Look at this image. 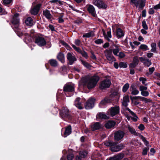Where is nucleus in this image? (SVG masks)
<instances>
[{
	"label": "nucleus",
	"instance_id": "1",
	"mask_svg": "<svg viewBox=\"0 0 160 160\" xmlns=\"http://www.w3.org/2000/svg\"><path fill=\"white\" fill-rule=\"evenodd\" d=\"M99 78L97 76H93L91 78H85L82 80V82L86 85L89 89L94 88L96 85Z\"/></svg>",
	"mask_w": 160,
	"mask_h": 160
},
{
	"label": "nucleus",
	"instance_id": "2",
	"mask_svg": "<svg viewBox=\"0 0 160 160\" xmlns=\"http://www.w3.org/2000/svg\"><path fill=\"white\" fill-rule=\"evenodd\" d=\"M19 14L18 13L15 14L12 20V23L13 24L12 26L14 31L18 32H20L19 28V20L18 18Z\"/></svg>",
	"mask_w": 160,
	"mask_h": 160
},
{
	"label": "nucleus",
	"instance_id": "3",
	"mask_svg": "<svg viewBox=\"0 0 160 160\" xmlns=\"http://www.w3.org/2000/svg\"><path fill=\"white\" fill-rule=\"evenodd\" d=\"M92 3L99 9H105L108 7L106 2L102 0H93Z\"/></svg>",
	"mask_w": 160,
	"mask_h": 160
},
{
	"label": "nucleus",
	"instance_id": "4",
	"mask_svg": "<svg viewBox=\"0 0 160 160\" xmlns=\"http://www.w3.org/2000/svg\"><path fill=\"white\" fill-rule=\"evenodd\" d=\"M131 2L134 4L138 9H142L145 5V0H131Z\"/></svg>",
	"mask_w": 160,
	"mask_h": 160
},
{
	"label": "nucleus",
	"instance_id": "5",
	"mask_svg": "<svg viewBox=\"0 0 160 160\" xmlns=\"http://www.w3.org/2000/svg\"><path fill=\"white\" fill-rule=\"evenodd\" d=\"M104 53L108 60L112 62L116 60L115 58L112 55V49L105 50L104 51Z\"/></svg>",
	"mask_w": 160,
	"mask_h": 160
},
{
	"label": "nucleus",
	"instance_id": "6",
	"mask_svg": "<svg viewBox=\"0 0 160 160\" xmlns=\"http://www.w3.org/2000/svg\"><path fill=\"white\" fill-rule=\"evenodd\" d=\"M59 114L62 119L68 118L70 115L69 110L67 107H63L60 111Z\"/></svg>",
	"mask_w": 160,
	"mask_h": 160
},
{
	"label": "nucleus",
	"instance_id": "7",
	"mask_svg": "<svg viewBox=\"0 0 160 160\" xmlns=\"http://www.w3.org/2000/svg\"><path fill=\"white\" fill-rule=\"evenodd\" d=\"M95 99L93 98H89L85 104V108L86 109H90L94 107Z\"/></svg>",
	"mask_w": 160,
	"mask_h": 160
},
{
	"label": "nucleus",
	"instance_id": "8",
	"mask_svg": "<svg viewBox=\"0 0 160 160\" xmlns=\"http://www.w3.org/2000/svg\"><path fill=\"white\" fill-rule=\"evenodd\" d=\"M35 42L40 47L44 46L46 44V42L44 38L40 36L37 37L35 38Z\"/></svg>",
	"mask_w": 160,
	"mask_h": 160
},
{
	"label": "nucleus",
	"instance_id": "9",
	"mask_svg": "<svg viewBox=\"0 0 160 160\" xmlns=\"http://www.w3.org/2000/svg\"><path fill=\"white\" fill-rule=\"evenodd\" d=\"M111 84L110 81L108 79H106L100 83L99 88L101 89H104L108 88Z\"/></svg>",
	"mask_w": 160,
	"mask_h": 160
},
{
	"label": "nucleus",
	"instance_id": "10",
	"mask_svg": "<svg viewBox=\"0 0 160 160\" xmlns=\"http://www.w3.org/2000/svg\"><path fill=\"white\" fill-rule=\"evenodd\" d=\"M124 147V145L122 143H120L117 145L115 142H114L111 148V151L112 152H118L122 150Z\"/></svg>",
	"mask_w": 160,
	"mask_h": 160
},
{
	"label": "nucleus",
	"instance_id": "11",
	"mask_svg": "<svg viewBox=\"0 0 160 160\" xmlns=\"http://www.w3.org/2000/svg\"><path fill=\"white\" fill-rule=\"evenodd\" d=\"M125 134L122 131L119 130L115 133L114 138L115 140L118 141L122 139Z\"/></svg>",
	"mask_w": 160,
	"mask_h": 160
},
{
	"label": "nucleus",
	"instance_id": "12",
	"mask_svg": "<svg viewBox=\"0 0 160 160\" xmlns=\"http://www.w3.org/2000/svg\"><path fill=\"white\" fill-rule=\"evenodd\" d=\"M140 61L143 63L145 66L149 67L151 64V61L145 57H141L139 58Z\"/></svg>",
	"mask_w": 160,
	"mask_h": 160
},
{
	"label": "nucleus",
	"instance_id": "13",
	"mask_svg": "<svg viewBox=\"0 0 160 160\" xmlns=\"http://www.w3.org/2000/svg\"><path fill=\"white\" fill-rule=\"evenodd\" d=\"M119 112V108L118 106H115L111 107L110 109V113L111 115L114 116L118 113Z\"/></svg>",
	"mask_w": 160,
	"mask_h": 160
},
{
	"label": "nucleus",
	"instance_id": "14",
	"mask_svg": "<svg viewBox=\"0 0 160 160\" xmlns=\"http://www.w3.org/2000/svg\"><path fill=\"white\" fill-rule=\"evenodd\" d=\"M41 6V4H38L31 8L30 11L31 14L34 15L37 14Z\"/></svg>",
	"mask_w": 160,
	"mask_h": 160
},
{
	"label": "nucleus",
	"instance_id": "15",
	"mask_svg": "<svg viewBox=\"0 0 160 160\" xmlns=\"http://www.w3.org/2000/svg\"><path fill=\"white\" fill-rule=\"evenodd\" d=\"M67 57L70 65L72 64L73 62L76 60V58L75 56L70 53H68Z\"/></svg>",
	"mask_w": 160,
	"mask_h": 160
},
{
	"label": "nucleus",
	"instance_id": "16",
	"mask_svg": "<svg viewBox=\"0 0 160 160\" xmlns=\"http://www.w3.org/2000/svg\"><path fill=\"white\" fill-rule=\"evenodd\" d=\"M88 11L89 13L94 17H95L96 15L95 10L93 6L91 5H89L88 6Z\"/></svg>",
	"mask_w": 160,
	"mask_h": 160
},
{
	"label": "nucleus",
	"instance_id": "17",
	"mask_svg": "<svg viewBox=\"0 0 160 160\" xmlns=\"http://www.w3.org/2000/svg\"><path fill=\"white\" fill-rule=\"evenodd\" d=\"M74 89V88L73 85L66 84L64 88V90L66 92H72Z\"/></svg>",
	"mask_w": 160,
	"mask_h": 160
},
{
	"label": "nucleus",
	"instance_id": "18",
	"mask_svg": "<svg viewBox=\"0 0 160 160\" xmlns=\"http://www.w3.org/2000/svg\"><path fill=\"white\" fill-rule=\"evenodd\" d=\"M102 127V125L99 122H96L92 123L91 125L92 130L93 131L100 129Z\"/></svg>",
	"mask_w": 160,
	"mask_h": 160
},
{
	"label": "nucleus",
	"instance_id": "19",
	"mask_svg": "<svg viewBox=\"0 0 160 160\" xmlns=\"http://www.w3.org/2000/svg\"><path fill=\"white\" fill-rule=\"evenodd\" d=\"M124 156V154L122 153H120L116 155L111 157L109 160H121Z\"/></svg>",
	"mask_w": 160,
	"mask_h": 160
},
{
	"label": "nucleus",
	"instance_id": "20",
	"mask_svg": "<svg viewBox=\"0 0 160 160\" xmlns=\"http://www.w3.org/2000/svg\"><path fill=\"white\" fill-rule=\"evenodd\" d=\"M131 94L134 95H138L139 93V91L136 89L135 85L132 84L130 87Z\"/></svg>",
	"mask_w": 160,
	"mask_h": 160
},
{
	"label": "nucleus",
	"instance_id": "21",
	"mask_svg": "<svg viewBox=\"0 0 160 160\" xmlns=\"http://www.w3.org/2000/svg\"><path fill=\"white\" fill-rule=\"evenodd\" d=\"M103 35L105 39L108 40L109 42H110V38H112L111 32L110 31H108L106 33L104 31L102 30Z\"/></svg>",
	"mask_w": 160,
	"mask_h": 160
},
{
	"label": "nucleus",
	"instance_id": "22",
	"mask_svg": "<svg viewBox=\"0 0 160 160\" xmlns=\"http://www.w3.org/2000/svg\"><path fill=\"white\" fill-rule=\"evenodd\" d=\"M124 109L125 110L128 111L131 113L132 116V117L131 118L134 121L136 122L137 120L138 117L133 112L131 111L127 107V106L124 107Z\"/></svg>",
	"mask_w": 160,
	"mask_h": 160
},
{
	"label": "nucleus",
	"instance_id": "23",
	"mask_svg": "<svg viewBox=\"0 0 160 160\" xmlns=\"http://www.w3.org/2000/svg\"><path fill=\"white\" fill-rule=\"evenodd\" d=\"M116 34L117 37L118 38L123 37L124 35L123 31L120 28H118L117 29Z\"/></svg>",
	"mask_w": 160,
	"mask_h": 160
},
{
	"label": "nucleus",
	"instance_id": "24",
	"mask_svg": "<svg viewBox=\"0 0 160 160\" xmlns=\"http://www.w3.org/2000/svg\"><path fill=\"white\" fill-rule=\"evenodd\" d=\"M81 98H78L76 99L74 102V105L78 108L82 109L83 107L81 105V102L80 101Z\"/></svg>",
	"mask_w": 160,
	"mask_h": 160
},
{
	"label": "nucleus",
	"instance_id": "25",
	"mask_svg": "<svg viewBox=\"0 0 160 160\" xmlns=\"http://www.w3.org/2000/svg\"><path fill=\"white\" fill-rule=\"evenodd\" d=\"M114 47H115V48L112 49V52H113V54L115 55L118 56V54L119 51V46L118 45H116L113 43L112 44V46L111 48H113Z\"/></svg>",
	"mask_w": 160,
	"mask_h": 160
},
{
	"label": "nucleus",
	"instance_id": "26",
	"mask_svg": "<svg viewBox=\"0 0 160 160\" xmlns=\"http://www.w3.org/2000/svg\"><path fill=\"white\" fill-rule=\"evenodd\" d=\"M129 102V97L128 96H125L123 97L122 102V105L124 107L127 106L128 103Z\"/></svg>",
	"mask_w": 160,
	"mask_h": 160
},
{
	"label": "nucleus",
	"instance_id": "27",
	"mask_svg": "<svg viewBox=\"0 0 160 160\" xmlns=\"http://www.w3.org/2000/svg\"><path fill=\"white\" fill-rule=\"evenodd\" d=\"M71 127L70 126H68L66 128L63 137H67L71 133Z\"/></svg>",
	"mask_w": 160,
	"mask_h": 160
},
{
	"label": "nucleus",
	"instance_id": "28",
	"mask_svg": "<svg viewBox=\"0 0 160 160\" xmlns=\"http://www.w3.org/2000/svg\"><path fill=\"white\" fill-rule=\"evenodd\" d=\"M96 117L97 119H108L109 118V117L107 116L103 112H100L98 113Z\"/></svg>",
	"mask_w": 160,
	"mask_h": 160
},
{
	"label": "nucleus",
	"instance_id": "29",
	"mask_svg": "<svg viewBox=\"0 0 160 160\" xmlns=\"http://www.w3.org/2000/svg\"><path fill=\"white\" fill-rule=\"evenodd\" d=\"M126 128L128 129L129 132H130L132 134L134 135H137V132H136L134 128H133L132 127H131L129 125H128L126 126Z\"/></svg>",
	"mask_w": 160,
	"mask_h": 160
},
{
	"label": "nucleus",
	"instance_id": "30",
	"mask_svg": "<svg viewBox=\"0 0 160 160\" xmlns=\"http://www.w3.org/2000/svg\"><path fill=\"white\" fill-rule=\"evenodd\" d=\"M111 102L110 99L105 98L104 100H102L99 103V106L102 107L103 106L106 105L107 103H110Z\"/></svg>",
	"mask_w": 160,
	"mask_h": 160
},
{
	"label": "nucleus",
	"instance_id": "31",
	"mask_svg": "<svg viewBox=\"0 0 160 160\" xmlns=\"http://www.w3.org/2000/svg\"><path fill=\"white\" fill-rule=\"evenodd\" d=\"M115 124V122L113 121H108L105 124V127L107 128H110L114 127Z\"/></svg>",
	"mask_w": 160,
	"mask_h": 160
},
{
	"label": "nucleus",
	"instance_id": "32",
	"mask_svg": "<svg viewBox=\"0 0 160 160\" xmlns=\"http://www.w3.org/2000/svg\"><path fill=\"white\" fill-rule=\"evenodd\" d=\"M43 14L48 19H51L52 17L50 11L48 10H44L43 12Z\"/></svg>",
	"mask_w": 160,
	"mask_h": 160
},
{
	"label": "nucleus",
	"instance_id": "33",
	"mask_svg": "<svg viewBox=\"0 0 160 160\" xmlns=\"http://www.w3.org/2000/svg\"><path fill=\"white\" fill-rule=\"evenodd\" d=\"M25 23L27 25L31 26L33 25L34 22L31 18L28 17L25 21Z\"/></svg>",
	"mask_w": 160,
	"mask_h": 160
},
{
	"label": "nucleus",
	"instance_id": "34",
	"mask_svg": "<svg viewBox=\"0 0 160 160\" xmlns=\"http://www.w3.org/2000/svg\"><path fill=\"white\" fill-rule=\"evenodd\" d=\"M57 58L61 62L64 63L65 58L63 53L61 52L59 53L57 56Z\"/></svg>",
	"mask_w": 160,
	"mask_h": 160
},
{
	"label": "nucleus",
	"instance_id": "35",
	"mask_svg": "<svg viewBox=\"0 0 160 160\" xmlns=\"http://www.w3.org/2000/svg\"><path fill=\"white\" fill-rule=\"evenodd\" d=\"M50 64L53 67H56L58 66V62L55 60L52 59L49 60Z\"/></svg>",
	"mask_w": 160,
	"mask_h": 160
},
{
	"label": "nucleus",
	"instance_id": "36",
	"mask_svg": "<svg viewBox=\"0 0 160 160\" xmlns=\"http://www.w3.org/2000/svg\"><path fill=\"white\" fill-rule=\"evenodd\" d=\"M152 48L151 51L152 52L154 53L156 52V43L153 42L152 43L151 45Z\"/></svg>",
	"mask_w": 160,
	"mask_h": 160
},
{
	"label": "nucleus",
	"instance_id": "37",
	"mask_svg": "<svg viewBox=\"0 0 160 160\" xmlns=\"http://www.w3.org/2000/svg\"><path fill=\"white\" fill-rule=\"evenodd\" d=\"M94 36V33L93 32H89L83 34L82 37L84 38H90Z\"/></svg>",
	"mask_w": 160,
	"mask_h": 160
},
{
	"label": "nucleus",
	"instance_id": "38",
	"mask_svg": "<svg viewBox=\"0 0 160 160\" xmlns=\"http://www.w3.org/2000/svg\"><path fill=\"white\" fill-rule=\"evenodd\" d=\"M141 139L144 142V144L147 147H149V146L151 147V146L149 145L148 142L147 140L145 137H144L143 136H141Z\"/></svg>",
	"mask_w": 160,
	"mask_h": 160
},
{
	"label": "nucleus",
	"instance_id": "39",
	"mask_svg": "<svg viewBox=\"0 0 160 160\" xmlns=\"http://www.w3.org/2000/svg\"><path fill=\"white\" fill-rule=\"evenodd\" d=\"M138 98H139V99H140L142 101H144L146 103L150 102H151V100L150 99H148L144 97L141 96L138 97Z\"/></svg>",
	"mask_w": 160,
	"mask_h": 160
},
{
	"label": "nucleus",
	"instance_id": "40",
	"mask_svg": "<svg viewBox=\"0 0 160 160\" xmlns=\"http://www.w3.org/2000/svg\"><path fill=\"white\" fill-rule=\"evenodd\" d=\"M82 63L83 65V66L88 68H90L91 66L90 64L88 63L87 62L83 60H81Z\"/></svg>",
	"mask_w": 160,
	"mask_h": 160
},
{
	"label": "nucleus",
	"instance_id": "41",
	"mask_svg": "<svg viewBox=\"0 0 160 160\" xmlns=\"http://www.w3.org/2000/svg\"><path fill=\"white\" fill-rule=\"evenodd\" d=\"M129 85L128 83L125 84L123 87L122 91L123 92H126L128 89Z\"/></svg>",
	"mask_w": 160,
	"mask_h": 160
},
{
	"label": "nucleus",
	"instance_id": "42",
	"mask_svg": "<svg viewBox=\"0 0 160 160\" xmlns=\"http://www.w3.org/2000/svg\"><path fill=\"white\" fill-rule=\"evenodd\" d=\"M139 48L142 50L143 51H146L149 50L148 48V46L145 44H141L139 47Z\"/></svg>",
	"mask_w": 160,
	"mask_h": 160
},
{
	"label": "nucleus",
	"instance_id": "43",
	"mask_svg": "<svg viewBox=\"0 0 160 160\" xmlns=\"http://www.w3.org/2000/svg\"><path fill=\"white\" fill-rule=\"evenodd\" d=\"M88 154L87 152L86 151H81L79 153V155L82 158L85 157Z\"/></svg>",
	"mask_w": 160,
	"mask_h": 160
},
{
	"label": "nucleus",
	"instance_id": "44",
	"mask_svg": "<svg viewBox=\"0 0 160 160\" xmlns=\"http://www.w3.org/2000/svg\"><path fill=\"white\" fill-rule=\"evenodd\" d=\"M119 67L121 68H125L127 67V65L126 62H121L119 63Z\"/></svg>",
	"mask_w": 160,
	"mask_h": 160
},
{
	"label": "nucleus",
	"instance_id": "45",
	"mask_svg": "<svg viewBox=\"0 0 160 160\" xmlns=\"http://www.w3.org/2000/svg\"><path fill=\"white\" fill-rule=\"evenodd\" d=\"M139 80L142 82V84L144 85L145 86L147 85V84L146 83V82L147 81V79L146 78L143 77H140L139 78Z\"/></svg>",
	"mask_w": 160,
	"mask_h": 160
},
{
	"label": "nucleus",
	"instance_id": "46",
	"mask_svg": "<svg viewBox=\"0 0 160 160\" xmlns=\"http://www.w3.org/2000/svg\"><path fill=\"white\" fill-rule=\"evenodd\" d=\"M113 143L114 142H107L105 143L104 144L106 146L110 147V149L111 150L112 146L113 144Z\"/></svg>",
	"mask_w": 160,
	"mask_h": 160
},
{
	"label": "nucleus",
	"instance_id": "47",
	"mask_svg": "<svg viewBox=\"0 0 160 160\" xmlns=\"http://www.w3.org/2000/svg\"><path fill=\"white\" fill-rule=\"evenodd\" d=\"M141 93L142 96L144 97H147L149 95V92L146 90L143 91L141 92Z\"/></svg>",
	"mask_w": 160,
	"mask_h": 160
},
{
	"label": "nucleus",
	"instance_id": "48",
	"mask_svg": "<svg viewBox=\"0 0 160 160\" xmlns=\"http://www.w3.org/2000/svg\"><path fill=\"white\" fill-rule=\"evenodd\" d=\"M119 95L118 92L117 91H114L112 92L111 97H118Z\"/></svg>",
	"mask_w": 160,
	"mask_h": 160
},
{
	"label": "nucleus",
	"instance_id": "49",
	"mask_svg": "<svg viewBox=\"0 0 160 160\" xmlns=\"http://www.w3.org/2000/svg\"><path fill=\"white\" fill-rule=\"evenodd\" d=\"M132 62H133V63H135L136 65H138L139 62V60L138 57L137 56L134 57L133 58Z\"/></svg>",
	"mask_w": 160,
	"mask_h": 160
},
{
	"label": "nucleus",
	"instance_id": "50",
	"mask_svg": "<svg viewBox=\"0 0 160 160\" xmlns=\"http://www.w3.org/2000/svg\"><path fill=\"white\" fill-rule=\"evenodd\" d=\"M142 26L143 28L145 30H147L148 28V27L146 23V21L143 20L142 22Z\"/></svg>",
	"mask_w": 160,
	"mask_h": 160
},
{
	"label": "nucleus",
	"instance_id": "51",
	"mask_svg": "<svg viewBox=\"0 0 160 160\" xmlns=\"http://www.w3.org/2000/svg\"><path fill=\"white\" fill-rule=\"evenodd\" d=\"M148 88L147 87L143 86L142 85H140L139 86V90L141 92L143 91L146 90Z\"/></svg>",
	"mask_w": 160,
	"mask_h": 160
},
{
	"label": "nucleus",
	"instance_id": "52",
	"mask_svg": "<svg viewBox=\"0 0 160 160\" xmlns=\"http://www.w3.org/2000/svg\"><path fill=\"white\" fill-rule=\"evenodd\" d=\"M149 149V147H147L144 148L143 149L142 154L144 155H146L147 154V152Z\"/></svg>",
	"mask_w": 160,
	"mask_h": 160
},
{
	"label": "nucleus",
	"instance_id": "53",
	"mask_svg": "<svg viewBox=\"0 0 160 160\" xmlns=\"http://www.w3.org/2000/svg\"><path fill=\"white\" fill-rule=\"evenodd\" d=\"M83 57H84L86 59L88 58V55L87 53L83 51H82L80 53Z\"/></svg>",
	"mask_w": 160,
	"mask_h": 160
},
{
	"label": "nucleus",
	"instance_id": "54",
	"mask_svg": "<svg viewBox=\"0 0 160 160\" xmlns=\"http://www.w3.org/2000/svg\"><path fill=\"white\" fill-rule=\"evenodd\" d=\"M94 42L95 43L99 44L103 43V41L101 39H98L95 41Z\"/></svg>",
	"mask_w": 160,
	"mask_h": 160
},
{
	"label": "nucleus",
	"instance_id": "55",
	"mask_svg": "<svg viewBox=\"0 0 160 160\" xmlns=\"http://www.w3.org/2000/svg\"><path fill=\"white\" fill-rule=\"evenodd\" d=\"M67 158L68 160H72L73 158V155L72 154H69L67 156Z\"/></svg>",
	"mask_w": 160,
	"mask_h": 160
},
{
	"label": "nucleus",
	"instance_id": "56",
	"mask_svg": "<svg viewBox=\"0 0 160 160\" xmlns=\"http://www.w3.org/2000/svg\"><path fill=\"white\" fill-rule=\"evenodd\" d=\"M137 65L135 63H133V62H132L130 64L129 67L130 68H135Z\"/></svg>",
	"mask_w": 160,
	"mask_h": 160
},
{
	"label": "nucleus",
	"instance_id": "57",
	"mask_svg": "<svg viewBox=\"0 0 160 160\" xmlns=\"http://www.w3.org/2000/svg\"><path fill=\"white\" fill-rule=\"evenodd\" d=\"M153 8L155 10H158L160 9V2L157 4L156 5H154L153 6Z\"/></svg>",
	"mask_w": 160,
	"mask_h": 160
},
{
	"label": "nucleus",
	"instance_id": "58",
	"mask_svg": "<svg viewBox=\"0 0 160 160\" xmlns=\"http://www.w3.org/2000/svg\"><path fill=\"white\" fill-rule=\"evenodd\" d=\"M154 9L153 8H150L148 12L149 14H153L155 12Z\"/></svg>",
	"mask_w": 160,
	"mask_h": 160
},
{
	"label": "nucleus",
	"instance_id": "59",
	"mask_svg": "<svg viewBox=\"0 0 160 160\" xmlns=\"http://www.w3.org/2000/svg\"><path fill=\"white\" fill-rule=\"evenodd\" d=\"M91 58L93 60H97V58L96 57V56L94 54L93 52H91Z\"/></svg>",
	"mask_w": 160,
	"mask_h": 160
},
{
	"label": "nucleus",
	"instance_id": "60",
	"mask_svg": "<svg viewBox=\"0 0 160 160\" xmlns=\"http://www.w3.org/2000/svg\"><path fill=\"white\" fill-rule=\"evenodd\" d=\"M75 43L76 45L79 46L81 44V41L78 39H76L75 40Z\"/></svg>",
	"mask_w": 160,
	"mask_h": 160
},
{
	"label": "nucleus",
	"instance_id": "61",
	"mask_svg": "<svg viewBox=\"0 0 160 160\" xmlns=\"http://www.w3.org/2000/svg\"><path fill=\"white\" fill-rule=\"evenodd\" d=\"M118 56L119 57L121 58H122L125 56V55L123 52H120L119 53V54L118 55Z\"/></svg>",
	"mask_w": 160,
	"mask_h": 160
},
{
	"label": "nucleus",
	"instance_id": "62",
	"mask_svg": "<svg viewBox=\"0 0 160 160\" xmlns=\"http://www.w3.org/2000/svg\"><path fill=\"white\" fill-rule=\"evenodd\" d=\"M138 128L140 130L142 131L144 129L145 127L143 124H140L138 126Z\"/></svg>",
	"mask_w": 160,
	"mask_h": 160
},
{
	"label": "nucleus",
	"instance_id": "63",
	"mask_svg": "<svg viewBox=\"0 0 160 160\" xmlns=\"http://www.w3.org/2000/svg\"><path fill=\"white\" fill-rule=\"evenodd\" d=\"M155 68L154 67H152L149 68V72L150 74H151L154 71Z\"/></svg>",
	"mask_w": 160,
	"mask_h": 160
},
{
	"label": "nucleus",
	"instance_id": "64",
	"mask_svg": "<svg viewBox=\"0 0 160 160\" xmlns=\"http://www.w3.org/2000/svg\"><path fill=\"white\" fill-rule=\"evenodd\" d=\"M12 0H4L3 3L5 4H9L11 3Z\"/></svg>",
	"mask_w": 160,
	"mask_h": 160
}]
</instances>
